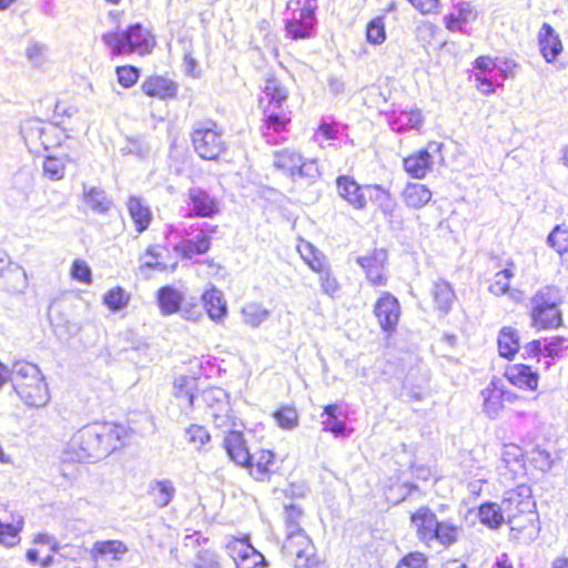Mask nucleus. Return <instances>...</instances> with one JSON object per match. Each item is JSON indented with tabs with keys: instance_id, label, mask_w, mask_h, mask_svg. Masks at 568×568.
<instances>
[{
	"instance_id": "1",
	"label": "nucleus",
	"mask_w": 568,
	"mask_h": 568,
	"mask_svg": "<svg viewBox=\"0 0 568 568\" xmlns=\"http://www.w3.org/2000/svg\"><path fill=\"white\" fill-rule=\"evenodd\" d=\"M128 436L126 427L121 424L104 422L85 425L73 434L62 452V464L102 459L121 448ZM61 475L70 480L75 477L74 471H68L65 466H62Z\"/></svg>"
},
{
	"instance_id": "2",
	"label": "nucleus",
	"mask_w": 568,
	"mask_h": 568,
	"mask_svg": "<svg viewBox=\"0 0 568 568\" xmlns=\"http://www.w3.org/2000/svg\"><path fill=\"white\" fill-rule=\"evenodd\" d=\"M410 525L417 539L427 547L437 545L449 548L458 540L460 532L459 526L452 520H439L427 506H422L410 514Z\"/></svg>"
},
{
	"instance_id": "3",
	"label": "nucleus",
	"mask_w": 568,
	"mask_h": 568,
	"mask_svg": "<svg viewBox=\"0 0 568 568\" xmlns=\"http://www.w3.org/2000/svg\"><path fill=\"white\" fill-rule=\"evenodd\" d=\"M11 383L20 399L29 407H43L50 393L40 368L29 362L18 361L11 368Z\"/></svg>"
},
{
	"instance_id": "4",
	"label": "nucleus",
	"mask_w": 568,
	"mask_h": 568,
	"mask_svg": "<svg viewBox=\"0 0 568 568\" xmlns=\"http://www.w3.org/2000/svg\"><path fill=\"white\" fill-rule=\"evenodd\" d=\"M102 41L113 55H145L151 53L155 45L154 36L140 22L132 23L124 30L109 31L102 36Z\"/></svg>"
},
{
	"instance_id": "5",
	"label": "nucleus",
	"mask_w": 568,
	"mask_h": 568,
	"mask_svg": "<svg viewBox=\"0 0 568 568\" xmlns=\"http://www.w3.org/2000/svg\"><path fill=\"white\" fill-rule=\"evenodd\" d=\"M561 291L554 285L540 287L530 298L531 326L537 329H552L562 325L559 310Z\"/></svg>"
},
{
	"instance_id": "6",
	"label": "nucleus",
	"mask_w": 568,
	"mask_h": 568,
	"mask_svg": "<svg viewBox=\"0 0 568 568\" xmlns=\"http://www.w3.org/2000/svg\"><path fill=\"white\" fill-rule=\"evenodd\" d=\"M317 0H290L287 2L288 17L285 20V30L293 40L312 38L317 23Z\"/></svg>"
},
{
	"instance_id": "7",
	"label": "nucleus",
	"mask_w": 568,
	"mask_h": 568,
	"mask_svg": "<svg viewBox=\"0 0 568 568\" xmlns=\"http://www.w3.org/2000/svg\"><path fill=\"white\" fill-rule=\"evenodd\" d=\"M274 165L278 170L290 174L293 179L298 176L314 181L320 176L317 161L314 159L304 160L303 156L293 149L276 152L274 155Z\"/></svg>"
},
{
	"instance_id": "8",
	"label": "nucleus",
	"mask_w": 568,
	"mask_h": 568,
	"mask_svg": "<svg viewBox=\"0 0 568 568\" xmlns=\"http://www.w3.org/2000/svg\"><path fill=\"white\" fill-rule=\"evenodd\" d=\"M285 527H286V538L283 544L282 550L284 554L296 551L311 550L312 540L305 534V531L300 526V520L302 518L303 511L300 507L294 504L285 506Z\"/></svg>"
},
{
	"instance_id": "9",
	"label": "nucleus",
	"mask_w": 568,
	"mask_h": 568,
	"mask_svg": "<svg viewBox=\"0 0 568 568\" xmlns=\"http://www.w3.org/2000/svg\"><path fill=\"white\" fill-rule=\"evenodd\" d=\"M500 503L506 521L513 516L527 514L536 509L531 489L526 485L506 491Z\"/></svg>"
},
{
	"instance_id": "10",
	"label": "nucleus",
	"mask_w": 568,
	"mask_h": 568,
	"mask_svg": "<svg viewBox=\"0 0 568 568\" xmlns=\"http://www.w3.org/2000/svg\"><path fill=\"white\" fill-rule=\"evenodd\" d=\"M28 286L27 273L12 263L4 252H0V287L12 295L21 294Z\"/></svg>"
},
{
	"instance_id": "11",
	"label": "nucleus",
	"mask_w": 568,
	"mask_h": 568,
	"mask_svg": "<svg viewBox=\"0 0 568 568\" xmlns=\"http://www.w3.org/2000/svg\"><path fill=\"white\" fill-rule=\"evenodd\" d=\"M374 315L383 332L390 335L396 331L400 317L398 300L389 292H383L374 305Z\"/></svg>"
},
{
	"instance_id": "12",
	"label": "nucleus",
	"mask_w": 568,
	"mask_h": 568,
	"mask_svg": "<svg viewBox=\"0 0 568 568\" xmlns=\"http://www.w3.org/2000/svg\"><path fill=\"white\" fill-rule=\"evenodd\" d=\"M538 519L539 516L536 509L527 514L513 516L506 521L510 527V539L525 545L532 542L540 531Z\"/></svg>"
},
{
	"instance_id": "13",
	"label": "nucleus",
	"mask_w": 568,
	"mask_h": 568,
	"mask_svg": "<svg viewBox=\"0 0 568 568\" xmlns=\"http://www.w3.org/2000/svg\"><path fill=\"white\" fill-rule=\"evenodd\" d=\"M356 263L365 271L367 281L373 286H385L387 277L384 271L387 264V252L384 248H375L365 256H358Z\"/></svg>"
},
{
	"instance_id": "14",
	"label": "nucleus",
	"mask_w": 568,
	"mask_h": 568,
	"mask_svg": "<svg viewBox=\"0 0 568 568\" xmlns=\"http://www.w3.org/2000/svg\"><path fill=\"white\" fill-rule=\"evenodd\" d=\"M189 212L185 216L211 219L220 212L217 200L201 187H192L187 193Z\"/></svg>"
},
{
	"instance_id": "15",
	"label": "nucleus",
	"mask_w": 568,
	"mask_h": 568,
	"mask_svg": "<svg viewBox=\"0 0 568 568\" xmlns=\"http://www.w3.org/2000/svg\"><path fill=\"white\" fill-rule=\"evenodd\" d=\"M217 226L209 223H202L197 233L180 241V256L190 258L194 254H204L210 250V235L216 232Z\"/></svg>"
},
{
	"instance_id": "16",
	"label": "nucleus",
	"mask_w": 568,
	"mask_h": 568,
	"mask_svg": "<svg viewBox=\"0 0 568 568\" xmlns=\"http://www.w3.org/2000/svg\"><path fill=\"white\" fill-rule=\"evenodd\" d=\"M227 549L237 568H257L265 561L260 551L243 540L231 542L227 545Z\"/></svg>"
},
{
	"instance_id": "17",
	"label": "nucleus",
	"mask_w": 568,
	"mask_h": 568,
	"mask_svg": "<svg viewBox=\"0 0 568 568\" xmlns=\"http://www.w3.org/2000/svg\"><path fill=\"white\" fill-rule=\"evenodd\" d=\"M224 448L230 457L236 465L248 467L254 455L251 454L246 447L243 433L241 430L230 432L224 438Z\"/></svg>"
},
{
	"instance_id": "18",
	"label": "nucleus",
	"mask_w": 568,
	"mask_h": 568,
	"mask_svg": "<svg viewBox=\"0 0 568 568\" xmlns=\"http://www.w3.org/2000/svg\"><path fill=\"white\" fill-rule=\"evenodd\" d=\"M338 194L354 209L363 210L366 206V186H361L353 178L339 176L336 180Z\"/></svg>"
},
{
	"instance_id": "19",
	"label": "nucleus",
	"mask_w": 568,
	"mask_h": 568,
	"mask_svg": "<svg viewBox=\"0 0 568 568\" xmlns=\"http://www.w3.org/2000/svg\"><path fill=\"white\" fill-rule=\"evenodd\" d=\"M507 381L521 389L535 390L538 386L539 375L526 364H514L505 371Z\"/></svg>"
},
{
	"instance_id": "20",
	"label": "nucleus",
	"mask_w": 568,
	"mask_h": 568,
	"mask_svg": "<svg viewBox=\"0 0 568 568\" xmlns=\"http://www.w3.org/2000/svg\"><path fill=\"white\" fill-rule=\"evenodd\" d=\"M264 97L260 99L261 108L282 109L287 100L288 92L281 81L274 77L265 80Z\"/></svg>"
},
{
	"instance_id": "21",
	"label": "nucleus",
	"mask_w": 568,
	"mask_h": 568,
	"mask_svg": "<svg viewBox=\"0 0 568 568\" xmlns=\"http://www.w3.org/2000/svg\"><path fill=\"white\" fill-rule=\"evenodd\" d=\"M539 48L547 62H554L562 51L559 36L548 23H544L539 32Z\"/></svg>"
},
{
	"instance_id": "22",
	"label": "nucleus",
	"mask_w": 568,
	"mask_h": 568,
	"mask_svg": "<svg viewBox=\"0 0 568 568\" xmlns=\"http://www.w3.org/2000/svg\"><path fill=\"white\" fill-rule=\"evenodd\" d=\"M202 305L209 317L221 323L227 315V305L221 291L212 288L202 295Z\"/></svg>"
},
{
	"instance_id": "23",
	"label": "nucleus",
	"mask_w": 568,
	"mask_h": 568,
	"mask_svg": "<svg viewBox=\"0 0 568 568\" xmlns=\"http://www.w3.org/2000/svg\"><path fill=\"white\" fill-rule=\"evenodd\" d=\"M129 551L126 545L121 540L95 541L91 549L93 560L111 559L119 561Z\"/></svg>"
},
{
	"instance_id": "24",
	"label": "nucleus",
	"mask_w": 568,
	"mask_h": 568,
	"mask_svg": "<svg viewBox=\"0 0 568 568\" xmlns=\"http://www.w3.org/2000/svg\"><path fill=\"white\" fill-rule=\"evenodd\" d=\"M141 89L146 95L160 99L174 98L176 93V84L161 75L148 78Z\"/></svg>"
},
{
	"instance_id": "25",
	"label": "nucleus",
	"mask_w": 568,
	"mask_h": 568,
	"mask_svg": "<svg viewBox=\"0 0 568 568\" xmlns=\"http://www.w3.org/2000/svg\"><path fill=\"white\" fill-rule=\"evenodd\" d=\"M432 191L420 183H408L403 191V200L408 207L422 209L432 200Z\"/></svg>"
},
{
	"instance_id": "26",
	"label": "nucleus",
	"mask_w": 568,
	"mask_h": 568,
	"mask_svg": "<svg viewBox=\"0 0 568 568\" xmlns=\"http://www.w3.org/2000/svg\"><path fill=\"white\" fill-rule=\"evenodd\" d=\"M432 168V155L422 150L404 160L405 171L414 179H423Z\"/></svg>"
},
{
	"instance_id": "27",
	"label": "nucleus",
	"mask_w": 568,
	"mask_h": 568,
	"mask_svg": "<svg viewBox=\"0 0 568 568\" xmlns=\"http://www.w3.org/2000/svg\"><path fill=\"white\" fill-rule=\"evenodd\" d=\"M499 355L513 359L520 348L518 332L509 326L500 329L497 338Z\"/></svg>"
},
{
	"instance_id": "28",
	"label": "nucleus",
	"mask_w": 568,
	"mask_h": 568,
	"mask_svg": "<svg viewBox=\"0 0 568 568\" xmlns=\"http://www.w3.org/2000/svg\"><path fill=\"white\" fill-rule=\"evenodd\" d=\"M432 295L436 308L440 313L447 314L455 301V293L450 284L444 280L435 281L432 287Z\"/></svg>"
},
{
	"instance_id": "29",
	"label": "nucleus",
	"mask_w": 568,
	"mask_h": 568,
	"mask_svg": "<svg viewBox=\"0 0 568 568\" xmlns=\"http://www.w3.org/2000/svg\"><path fill=\"white\" fill-rule=\"evenodd\" d=\"M479 521L490 528L498 529L506 523L504 511L501 510V503L486 501L478 507Z\"/></svg>"
},
{
	"instance_id": "30",
	"label": "nucleus",
	"mask_w": 568,
	"mask_h": 568,
	"mask_svg": "<svg viewBox=\"0 0 568 568\" xmlns=\"http://www.w3.org/2000/svg\"><path fill=\"white\" fill-rule=\"evenodd\" d=\"M367 199L377 204L384 216L392 217L396 203L390 193L379 185H366Z\"/></svg>"
},
{
	"instance_id": "31",
	"label": "nucleus",
	"mask_w": 568,
	"mask_h": 568,
	"mask_svg": "<svg viewBox=\"0 0 568 568\" xmlns=\"http://www.w3.org/2000/svg\"><path fill=\"white\" fill-rule=\"evenodd\" d=\"M128 210L131 219L135 224V229L139 233L144 232L152 220V214L150 209L142 204L141 199L136 196H131L128 201Z\"/></svg>"
},
{
	"instance_id": "32",
	"label": "nucleus",
	"mask_w": 568,
	"mask_h": 568,
	"mask_svg": "<svg viewBox=\"0 0 568 568\" xmlns=\"http://www.w3.org/2000/svg\"><path fill=\"white\" fill-rule=\"evenodd\" d=\"M274 464V454L271 450L262 449L254 455V459L248 465L250 474L256 480H264L271 474V467Z\"/></svg>"
},
{
	"instance_id": "33",
	"label": "nucleus",
	"mask_w": 568,
	"mask_h": 568,
	"mask_svg": "<svg viewBox=\"0 0 568 568\" xmlns=\"http://www.w3.org/2000/svg\"><path fill=\"white\" fill-rule=\"evenodd\" d=\"M44 151L47 152L42 165L44 175L52 181L63 179L68 156L65 154L58 155L49 153L48 145H44Z\"/></svg>"
},
{
	"instance_id": "34",
	"label": "nucleus",
	"mask_w": 568,
	"mask_h": 568,
	"mask_svg": "<svg viewBox=\"0 0 568 568\" xmlns=\"http://www.w3.org/2000/svg\"><path fill=\"white\" fill-rule=\"evenodd\" d=\"M338 405L328 404L323 409L326 419L323 420V430L332 433L335 436H345L347 434V425L345 420L338 417Z\"/></svg>"
},
{
	"instance_id": "35",
	"label": "nucleus",
	"mask_w": 568,
	"mask_h": 568,
	"mask_svg": "<svg viewBox=\"0 0 568 568\" xmlns=\"http://www.w3.org/2000/svg\"><path fill=\"white\" fill-rule=\"evenodd\" d=\"M48 129L57 131V128L49 124L48 128L38 119H32L23 122L20 126V134L24 142H36L48 136Z\"/></svg>"
},
{
	"instance_id": "36",
	"label": "nucleus",
	"mask_w": 568,
	"mask_h": 568,
	"mask_svg": "<svg viewBox=\"0 0 568 568\" xmlns=\"http://www.w3.org/2000/svg\"><path fill=\"white\" fill-rule=\"evenodd\" d=\"M149 494L159 507H165L173 498L175 488L169 480H153L149 485Z\"/></svg>"
},
{
	"instance_id": "37",
	"label": "nucleus",
	"mask_w": 568,
	"mask_h": 568,
	"mask_svg": "<svg viewBox=\"0 0 568 568\" xmlns=\"http://www.w3.org/2000/svg\"><path fill=\"white\" fill-rule=\"evenodd\" d=\"M547 244L560 255L562 263H568V229L555 226L547 236Z\"/></svg>"
},
{
	"instance_id": "38",
	"label": "nucleus",
	"mask_w": 568,
	"mask_h": 568,
	"mask_svg": "<svg viewBox=\"0 0 568 568\" xmlns=\"http://www.w3.org/2000/svg\"><path fill=\"white\" fill-rule=\"evenodd\" d=\"M184 440L193 450H201L211 440L207 429L201 425H190L184 430Z\"/></svg>"
},
{
	"instance_id": "39",
	"label": "nucleus",
	"mask_w": 568,
	"mask_h": 568,
	"mask_svg": "<svg viewBox=\"0 0 568 568\" xmlns=\"http://www.w3.org/2000/svg\"><path fill=\"white\" fill-rule=\"evenodd\" d=\"M216 128V123L212 120L196 122L193 125V131L191 133L192 142H215V140L221 135Z\"/></svg>"
},
{
	"instance_id": "40",
	"label": "nucleus",
	"mask_w": 568,
	"mask_h": 568,
	"mask_svg": "<svg viewBox=\"0 0 568 568\" xmlns=\"http://www.w3.org/2000/svg\"><path fill=\"white\" fill-rule=\"evenodd\" d=\"M287 558L292 559L296 568H325V564L314 554V546L311 542V550L286 552Z\"/></svg>"
},
{
	"instance_id": "41",
	"label": "nucleus",
	"mask_w": 568,
	"mask_h": 568,
	"mask_svg": "<svg viewBox=\"0 0 568 568\" xmlns=\"http://www.w3.org/2000/svg\"><path fill=\"white\" fill-rule=\"evenodd\" d=\"M23 519L18 516L11 524H4L0 520V544L6 547H12L20 540L19 531L22 529Z\"/></svg>"
},
{
	"instance_id": "42",
	"label": "nucleus",
	"mask_w": 568,
	"mask_h": 568,
	"mask_svg": "<svg viewBox=\"0 0 568 568\" xmlns=\"http://www.w3.org/2000/svg\"><path fill=\"white\" fill-rule=\"evenodd\" d=\"M242 315L246 325L256 328L270 317V311L261 304L251 303L243 307Z\"/></svg>"
},
{
	"instance_id": "43",
	"label": "nucleus",
	"mask_w": 568,
	"mask_h": 568,
	"mask_svg": "<svg viewBox=\"0 0 568 568\" xmlns=\"http://www.w3.org/2000/svg\"><path fill=\"white\" fill-rule=\"evenodd\" d=\"M84 202L98 213L108 212L111 207V201L106 197L105 192L98 187H91L84 193Z\"/></svg>"
},
{
	"instance_id": "44",
	"label": "nucleus",
	"mask_w": 568,
	"mask_h": 568,
	"mask_svg": "<svg viewBox=\"0 0 568 568\" xmlns=\"http://www.w3.org/2000/svg\"><path fill=\"white\" fill-rule=\"evenodd\" d=\"M158 304L163 315L178 312V292L171 286H164L158 292Z\"/></svg>"
},
{
	"instance_id": "45",
	"label": "nucleus",
	"mask_w": 568,
	"mask_h": 568,
	"mask_svg": "<svg viewBox=\"0 0 568 568\" xmlns=\"http://www.w3.org/2000/svg\"><path fill=\"white\" fill-rule=\"evenodd\" d=\"M203 305L202 302H195L193 298H185L180 291V315L192 322H197L203 317Z\"/></svg>"
},
{
	"instance_id": "46",
	"label": "nucleus",
	"mask_w": 568,
	"mask_h": 568,
	"mask_svg": "<svg viewBox=\"0 0 568 568\" xmlns=\"http://www.w3.org/2000/svg\"><path fill=\"white\" fill-rule=\"evenodd\" d=\"M366 40L375 45L382 44L386 40V30L383 17H376L368 22L366 27Z\"/></svg>"
},
{
	"instance_id": "47",
	"label": "nucleus",
	"mask_w": 568,
	"mask_h": 568,
	"mask_svg": "<svg viewBox=\"0 0 568 568\" xmlns=\"http://www.w3.org/2000/svg\"><path fill=\"white\" fill-rule=\"evenodd\" d=\"M514 274L511 270L504 268L494 275L493 282L489 285V292L496 296L504 295L508 292L510 286V280Z\"/></svg>"
},
{
	"instance_id": "48",
	"label": "nucleus",
	"mask_w": 568,
	"mask_h": 568,
	"mask_svg": "<svg viewBox=\"0 0 568 568\" xmlns=\"http://www.w3.org/2000/svg\"><path fill=\"white\" fill-rule=\"evenodd\" d=\"M116 79L125 89L133 87L140 78V69L134 65H120L115 68Z\"/></svg>"
},
{
	"instance_id": "49",
	"label": "nucleus",
	"mask_w": 568,
	"mask_h": 568,
	"mask_svg": "<svg viewBox=\"0 0 568 568\" xmlns=\"http://www.w3.org/2000/svg\"><path fill=\"white\" fill-rule=\"evenodd\" d=\"M201 398L211 412L215 407L229 402V394L221 387H212L203 390Z\"/></svg>"
},
{
	"instance_id": "50",
	"label": "nucleus",
	"mask_w": 568,
	"mask_h": 568,
	"mask_svg": "<svg viewBox=\"0 0 568 568\" xmlns=\"http://www.w3.org/2000/svg\"><path fill=\"white\" fill-rule=\"evenodd\" d=\"M104 304L113 312H118L126 306L129 295L121 287L110 290L103 297Z\"/></svg>"
},
{
	"instance_id": "51",
	"label": "nucleus",
	"mask_w": 568,
	"mask_h": 568,
	"mask_svg": "<svg viewBox=\"0 0 568 568\" xmlns=\"http://www.w3.org/2000/svg\"><path fill=\"white\" fill-rule=\"evenodd\" d=\"M263 112L267 129H273L275 132H280L285 129L288 119L285 116L283 108H264Z\"/></svg>"
},
{
	"instance_id": "52",
	"label": "nucleus",
	"mask_w": 568,
	"mask_h": 568,
	"mask_svg": "<svg viewBox=\"0 0 568 568\" xmlns=\"http://www.w3.org/2000/svg\"><path fill=\"white\" fill-rule=\"evenodd\" d=\"M346 126L337 122L322 120L317 134L325 140H339L344 136Z\"/></svg>"
},
{
	"instance_id": "53",
	"label": "nucleus",
	"mask_w": 568,
	"mask_h": 568,
	"mask_svg": "<svg viewBox=\"0 0 568 568\" xmlns=\"http://www.w3.org/2000/svg\"><path fill=\"white\" fill-rule=\"evenodd\" d=\"M278 426L284 429H293L297 426V413L293 407H282L273 414Z\"/></svg>"
},
{
	"instance_id": "54",
	"label": "nucleus",
	"mask_w": 568,
	"mask_h": 568,
	"mask_svg": "<svg viewBox=\"0 0 568 568\" xmlns=\"http://www.w3.org/2000/svg\"><path fill=\"white\" fill-rule=\"evenodd\" d=\"M476 69L475 78L496 75V58L480 55L474 62Z\"/></svg>"
},
{
	"instance_id": "55",
	"label": "nucleus",
	"mask_w": 568,
	"mask_h": 568,
	"mask_svg": "<svg viewBox=\"0 0 568 568\" xmlns=\"http://www.w3.org/2000/svg\"><path fill=\"white\" fill-rule=\"evenodd\" d=\"M52 550L59 554L61 557L70 560H77L82 558L85 554V549L81 545L65 544L62 546L53 545Z\"/></svg>"
},
{
	"instance_id": "56",
	"label": "nucleus",
	"mask_w": 568,
	"mask_h": 568,
	"mask_svg": "<svg viewBox=\"0 0 568 568\" xmlns=\"http://www.w3.org/2000/svg\"><path fill=\"white\" fill-rule=\"evenodd\" d=\"M196 568H221L216 554L209 549L200 548L196 551Z\"/></svg>"
},
{
	"instance_id": "57",
	"label": "nucleus",
	"mask_w": 568,
	"mask_h": 568,
	"mask_svg": "<svg viewBox=\"0 0 568 568\" xmlns=\"http://www.w3.org/2000/svg\"><path fill=\"white\" fill-rule=\"evenodd\" d=\"M568 346L566 345V338L562 336L551 337L544 344V355L550 358H555L560 356L564 349Z\"/></svg>"
},
{
	"instance_id": "58",
	"label": "nucleus",
	"mask_w": 568,
	"mask_h": 568,
	"mask_svg": "<svg viewBox=\"0 0 568 568\" xmlns=\"http://www.w3.org/2000/svg\"><path fill=\"white\" fill-rule=\"evenodd\" d=\"M400 566L405 568H427L428 558L420 551H410L405 555L400 560Z\"/></svg>"
},
{
	"instance_id": "59",
	"label": "nucleus",
	"mask_w": 568,
	"mask_h": 568,
	"mask_svg": "<svg viewBox=\"0 0 568 568\" xmlns=\"http://www.w3.org/2000/svg\"><path fill=\"white\" fill-rule=\"evenodd\" d=\"M71 276L82 283H91V268L88 263L82 260H75L71 267Z\"/></svg>"
},
{
	"instance_id": "60",
	"label": "nucleus",
	"mask_w": 568,
	"mask_h": 568,
	"mask_svg": "<svg viewBox=\"0 0 568 568\" xmlns=\"http://www.w3.org/2000/svg\"><path fill=\"white\" fill-rule=\"evenodd\" d=\"M531 463L541 471H548L552 467V458L545 449H536L531 453Z\"/></svg>"
},
{
	"instance_id": "61",
	"label": "nucleus",
	"mask_w": 568,
	"mask_h": 568,
	"mask_svg": "<svg viewBox=\"0 0 568 568\" xmlns=\"http://www.w3.org/2000/svg\"><path fill=\"white\" fill-rule=\"evenodd\" d=\"M321 288L324 294L334 296L339 291V284L333 275L331 268L323 274H320Z\"/></svg>"
},
{
	"instance_id": "62",
	"label": "nucleus",
	"mask_w": 568,
	"mask_h": 568,
	"mask_svg": "<svg viewBox=\"0 0 568 568\" xmlns=\"http://www.w3.org/2000/svg\"><path fill=\"white\" fill-rule=\"evenodd\" d=\"M518 64L513 59L496 58V78L500 77L503 80L514 77L515 69Z\"/></svg>"
},
{
	"instance_id": "63",
	"label": "nucleus",
	"mask_w": 568,
	"mask_h": 568,
	"mask_svg": "<svg viewBox=\"0 0 568 568\" xmlns=\"http://www.w3.org/2000/svg\"><path fill=\"white\" fill-rule=\"evenodd\" d=\"M212 419L215 427L222 429L224 433L229 434L230 432L237 430V418L233 413L229 415H216Z\"/></svg>"
},
{
	"instance_id": "64",
	"label": "nucleus",
	"mask_w": 568,
	"mask_h": 568,
	"mask_svg": "<svg viewBox=\"0 0 568 568\" xmlns=\"http://www.w3.org/2000/svg\"><path fill=\"white\" fill-rule=\"evenodd\" d=\"M195 152L204 160H214L222 151V144H193Z\"/></svg>"
}]
</instances>
